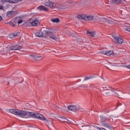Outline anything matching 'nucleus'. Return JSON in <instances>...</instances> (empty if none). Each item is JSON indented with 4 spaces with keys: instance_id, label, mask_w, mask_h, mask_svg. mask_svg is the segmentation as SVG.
I'll list each match as a JSON object with an SVG mask.
<instances>
[{
    "instance_id": "nucleus-35",
    "label": "nucleus",
    "mask_w": 130,
    "mask_h": 130,
    "mask_svg": "<svg viewBox=\"0 0 130 130\" xmlns=\"http://www.w3.org/2000/svg\"><path fill=\"white\" fill-rule=\"evenodd\" d=\"M103 19L104 20V21H106V19L105 18H103Z\"/></svg>"
},
{
    "instance_id": "nucleus-20",
    "label": "nucleus",
    "mask_w": 130,
    "mask_h": 130,
    "mask_svg": "<svg viewBox=\"0 0 130 130\" xmlns=\"http://www.w3.org/2000/svg\"><path fill=\"white\" fill-rule=\"evenodd\" d=\"M6 2L8 3H10L11 4H16L18 3V0H6Z\"/></svg>"
},
{
    "instance_id": "nucleus-30",
    "label": "nucleus",
    "mask_w": 130,
    "mask_h": 130,
    "mask_svg": "<svg viewBox=\"0 0 130 130\" xmlns=\"http://www.w3.org/2000/svg\"><path fill=\"white\" fill-rule=\"evenodd\" d=\"M66 3H67V4H72V3H73V2H72V1H67L66 2Z\"/></svg>"
},
{
    "instance_id": "nucleus-12",
    "label": "nucleus",
    "mask_w": 130,
    "mask_h": 130,
    "mask_svg": "<svg viewBox=\"0 0 130 130\" xmlns=\"http://www.w3.org/2000/svg\"><path fill=\"white\" fill-rule=\"evenodd\" d=\"M30 56H32V58H34V59H35V60H40V59H42V56H36L31 55Z\"/></svg>"
},
{
    "instance_id": "nucleus-3",
    "label": "nucleus",
    "mask_w": 130,
    "mask_h": 130,
    "mask_svg": "<svg viewBox=\"0 0 130 130\" xmlns=\"http://www.w3.org/2000/svg\"><path fill=\"white\" fill-rule=\"evenodd\" d=\"M32 116V117H35V118H38V119H40V120H46V118L44 117L43 115H41L38 113H33V112H27V118Z\"/></svg>"
},
{
    "instance_id": "nucleus-33",
    "label": "nucleus",
    "mask_w": 130,
    "mask_h": 130,
    "mask_svg": "<svg viewBox=\"0 0 130 130\" xmlns=\"http://www.w3.org/2000/svg\"><path fill=\"white\" fill-rule=\"evenodd\" d=\"M0 10H3V6L0 5Z\"/></svg>"
},
{
    "instance_id": "nucleus-15",
    "label": "nucleus",
    "mask_w": 130,
    "mask_h": 130,
    "mask_svg": "<svg viewBox=\"0 0 130 130\" xmlns=\"http://www.w3.org/2000/svg\"><path fill=\"white\" fill-rule=\"evenodd\" d=\"M94 19V16H87L85 15V21H92Z\"/></svg>"
},
{
    "instance_id": "nucleus-24",
    "label": "nucleus",
    "mask_w": 130,
    "mask_h": 130,
    "mask_svg": "<svg viewBox=\"0 0 130 130\" xmlns=\"http://www.w3.org/2000/svg\"><path fill=\"white\" fill-rule=\"evenodd\" d=\"M44 8H45L44 6L41 5V6H40L38 8V9H39L40 11H42V10L44 11V9H45Z\"/></svg>"
},
{
    "instance_id": "nucleus-32",
    "label": "nucleus",
    "mask_w": 130,
    "mask_h": 130,
    "mask_svg": "<svg viewBox=\"0 0 130 130\" xmlns=\"http://www.w3.org/2000/svg\"><path fill=\"white\" fill-rule=\"evenodd\" d=\"M125 68H126L127 69H130V65L125 66Z\"/></svg>"
},
{
    "instance_id": "nucleus-8",
    "label": "nucleus",
    "mask_w": 130,
    "mask_h": 130,
    "mask_svg": "<svg viewBox=\"0 0 130 130\" xmlns=\"http://www.w3.org/2000/svg\"><path fill=\"white\" fill-rule=\"evenodd\" d=\"M31 26L36 27V26H39V21L37 19H35L34 20H31Z\"/></svg>"
},
{
    "instance_id": "nucleus-2",
    "label": "nucleus",
    "mask_w": 130,
    "mask_h": 130,
    "mask_svg": "<svg viewBox=\"0 0 130 130\" xmlns=\"http://www.w3.org/2000/svg\"><path fill=\"white\" fill-rule=\"evenodd\" d=\"M10 112L11 113H13V114L18 115V116H20V117H25V118H27V116H28V112H29L26 111L16 109H10Z\"/></svg>"
},
{
    "instance_id": "nucleus-22",
    "label": "nucleus",
    "mask_w": 130,
    "mask_h": 130,
    "mask_svg": "<svg viewBox=\"0 0 130 130\" xmlns=\"http://www.w3.org/2000/svg\"><path fill=\"white\" fill-rule=\"evenodd\" d=\"M18 35L17 34L12 33L10 35V38H14L15 37H17Z\"/></svg>"
},
{
    "instance_id": "nucleus-25",
    "label": "nucleus",
    "mask_w": 130,
    "mask_h": 130,
    "mask_svg": "<svg viewBox=\"0 0 130 130\" xmlns=\"http://www.w3.org/2000/svg\"><path fill=\"white\" fill-rule=\"evenodd\" d=\"M10 24L12 27H16V24H14L13 22H10Z\"/></svg>"
},
{
    "instance_id": "nucleus-9",
    "label": "nucleus",
    "mask_w": 130,
    "mask_h": 130,
    "mask_svg": "<svg viewBox=\"0 0 130 130\" xmlns=\"http://www.w3.org/2000/svg\"><path fill=\"white\" fill-rule=\"evenodd\" d=\"M23 22V20H20V17H16L15 19H13V23L15 24H21Z\"/></svg>"
},
{
    "instance_id": "nucleus-37",
    "label": "nucleus",
    "mask_w": 130,
    "mask_h": 130,
    "mask_svg": "<svg viewBox=\"0 0 130 130\" xmlns=\"http://www.w3.org/2000/svg\"><path fill=\"white\" fill-rule=\"evenodd\" d=\"M9 84H10V82H8V84L9 85Z\"/></svg>"
},
{
    "instance_id": "nucleus-13",
    "label": "nucleus",
    "mask_w": 130,
    "mask_h": 130,
    "mask_svg": "<svg viewBox=\"0 0 130 130\" xmlns=\"http://www.w3.org/2000/svg\"><path fill=\"white\" fill-rule=\"evenodd\" d=\"M77 18L79 19V20H85L86 15L85 14H79L77 15Z\"/></svg>"
},
{
    "instance_id": "nucleus-36",
    "label": "nucleus",
    "mask_w": 130,
    "mask_h": 130,
    "mask_svg": "<svg viewBox=\"0 0 130 130\" xmlns=\"http://www.w3.org/2000/svg\"><path fill=\"white\" fill-rule=\"evenodd\" d=\"M111 91H112V92H114V90H111Z\"/></svg>"
},
{
    "instance_id": "nucleus-26",
    "label": "nucleus",
    "mask_w": 130,
    "mask_h": 130,
    "mask_svg": "<svg viewBox=\"0 0 130 130\" xmlns=\"http://www.w3.org/2000/svg\"><path fill=\"white\" fill-rule=\"evenodd\" d=\"M63 122H67V121H70L68 119L64 118L63 120Z\"/></svg>"
},
{
    "instance_id": "nucleus-31",
    "label": "nucleus",
    "mask_w": 130,
    "mask_h": 130,
    "mask_svg": "<svg viewBox=\"0 0 130 130\" xmlns=\"http://www.w3.org/2000/svg\"><path fill=\"white\" fill-rule=\"evenodd\" d=\"M125 30L127 31L128 32H130V28L128 27V28H126Z\"/></svg>"
},
{
    "instance_id": "nucleus-17",
    "label": "nucleus",
    "mask_w": 130,
    "mask_h": 130,
    "mask_svg": "<svg viewBox=\"0 0 130 130\" xmlns=\"http://www.w3.org/2000/svg\"><path fill=\"white\" fill-rule=\"evenodd\" d=\"M25 26L26 27H31L32 26V23L31 22V20L27 21L25 23Z\"/></svg>"
},
{
    "instance_id": "nucleus-10",
    "label": "nucleus",
    "mask_w": 130,
    "mask_h": 130,
    "mask_svg": "<svg viewBox=\"0 0 130 130\" xmlns=\"http://www.w3.org/2000/svg\"><path fill=\"white\" fill-rule=\"evenodd\" d=\"M45 6H47V7H49L50 8V9H53V3H52L51 1H48L46 2Z\"/></svg>"
},
{
    "instance_id": "nucleus-11",
    "label": "nucleus",
    "mask_w": 130,
    "mask_h": 130,
    "mask_svg": "<svg viewBox=\"0 0 130 130\" xmlns=\"http://www.w3.org/2000/svg\"><path fill=\"white\" fill-rule=\"evenodd\" d=\"M103 126H104V127H106V128H108L109 129H112V127H113L112 125H111L110 124L108 123L103 124Z\"/></svg>"
},
{
    "instance_id": "nucleus-16",
    "label": "nucleus",
    "mask_w": 130,
    "mask_h": 130,
    "mask_svg": "<svg viewBox=\"0 0 130 130\" xmlns=\"http://www.w3.org/2000/svg\"><path fill=\"white\" fill-rule=\"evenodd\" d=\"M100 118H101V121L102 122V123H104V124L105 123V121L107 120V118L103 116H101Z\"/></svg>"
},
{
    "instance_id": "nucleus-29",
    "label": "nucleus",
    "mask_w": 130,
    "mask_h": 130,
    "mask_svg": "<svg viewBox=\"0 0 130 130\" xmlns=\"http://www.w3.org/2000/svg\"><path fill=\"white\" fill-rule=\"evenodd\" d=\"M91 79V77H85L84 79V81H87L88 80H90Z\"/></svg>"
},
{
    "instance_id": "nucleus-19",
    "label": "nucleus",
    "mask_w": 130,
    "mask_h": 130,
    "mask_svg": "<svg viewBox=\"0 0 130 130\" xmlns=\"http://www.w3.org/2000/svg\"><path fill=\"white\" fill-rule=\"evenodd\" d=\"M14 13V11H9L7 12V17H12L13 16V14Z\"/></svg>"
},
{
    "instance_id": "nucleus-18",
    "label": "nucleus",
    "mask_w": 130,
    "mask_h": 130,
    "mask_svg": "<svg viewBox=\"0 0 130 130\" xmlns=\"http://www.w3.org/2000/svg\"><path fill=\"white\" fill-rule=\"evenodd\" d=\"M112 2L113 4H115V5L121 4V0H112Z\"/></svg>"
},
{
    "instance_id": "nucleus-4",
    "label": "nucleus",
    "mask_w": 130,
    "mask_h": 130,
    "mask_svg": "<svg viewBox=\"0 0 130 130\" xmlns=\"http://www.w3.org/2000/svg\"><path fill=\"white\" fill-rule=\"evenodd\" d=\"M113 38L116 43H118V44H122L123 43V40L121 38L117 36H113Z\"/></svg>"
},
{
    "instance_id": "nucleus-28",
    "label": "nucleus",
    "mask_w": 130,
    "mask_h": 130,
    "mask_svg": "<svg viewBox=\"0 0 130 130\" xmlns=\"http://www.w3.org/2000/svg\"><path fill=\"white\" fill-rule=\"evenodd\" d=\"M114 94H115V96H116V97H119V98H120V97H119L118 93H117L116 92H114Z\"/></svg>"
},
{
    "instance_id": "nucleus-34",
    "label": "nucleus",
    "mask_w": 130,
    "mask_h": 130,
    "mask_svg": "<svg viewBox=\"0 0 130 130\" xmlns=\"http://www.w3.org/2000/svg\"><path fill=\"white\" fill-rule=\"evenodd\" d=\"M2 20H3V17H2L1 16H0V22L1 21H2Z\"/></svg>"
},
{
    "instance_id": "nucleus-6",
    "label": "nucleus",
    "mask_w": 130,
    "mask_h": 130,
    "mask_svg": "<svg viewBox=\"0 0 130 130\" xmlns=\"http://www.w3.org/2000/svg\"><path fill=\"white\" fill-rule=\"evenodd\" d=\"M101 53H102V54H105V55H108L109 56L110 55H114V52H113V51H102L101 52Z\"/></svg>"
},
{
    "instance_id": "nucleus-5",
    "label": "nucleus",
    "mask_w": 130,
    "mask_h": 130,
    "mask_svg": "<svg viewBox=\"0 0 130 130\" xmlns=\"http://www.w3.org/2000/svg\"><path fill=\"white\" fill-rule=\"evenodd\" d=\"M68 109L71 111H74V112H76V111H78V110H80V107H77L76 106H69L68 107Z\"/></svg>"
},
{
    "instance_id": "nucleus-27",
    "label": "nucleus",
    "mask_w": 130,
    "mask_h": 130,
    "mask_svg": "<svg viewBox=\"0 0 130 130\" xmlns=\"http://www.w3.org/2000/svg\"><path fill=\"white\" fill-rule=\"evenodd\" d=\"M44 11H45V12H48V11H49V9H48V8H47L46 7H44Z\"/></svg>"
},
{
    "instance_id": "nucleus-14",
    "label": "nucleus",
    "mask_w": 130,
    "mask_h": 130,
    "mask_svg": "<svg viewBox=\"0 0 130 130\" xmlns=\"http://www.w3.org/2000/svg\"><path fill=\"white\" fill-rule=\"evenodd\" d=\"M86 34L87 36H89V37H91V38H93V37L95 36V33L91 31H87Z\"/></svg>"
},
{
    "instance_id": "nucleus-7",
    "label": "nucleus",
    "mask_w": 130,
    "mask_h": 130,
    "mask_svg": "<svg viewBox=\"0 0 130 130\" xmlns=\"http://www.w3.org/2000/svg\"><path fill=\"white\" fill-rule=\"evenodd\" d=\"M10 48L11 49V50H19L20 49H22V47L19 46L18 45H15L11 46Z\"/></svg>"
},
{
    "instance_id": "nucleus-21",
    "label": "nucleus",
    "mask_w": 130,
    "mask_h": 130,
    "mask_svg": "<svg viewBox=\"0 0 130 130\" xmlns=\"http://www.w3.org/2000/svg\"><path fill=\"white\" fill-rule=\"evenodd\" d=\"M51 21L53 23H58L59 22V18L51 19Z\"/></svg>"
},
{
    "instance_id": "nucleus-1",
    "label": "nucleus",
    "mask_w": 130,
    "mask_h": 130,
    "mask_svg": "<svg viewBox=\"0 0 130 130\" xmlns=\"http://www.w3.org/2000/svg\"><path fill=\"white\" fill-rule=\"evenodd\" d=\"M46 29H48L49 31L44 30L42 29L41 30H39L35 32V35L37 37H43L44 38H47V37H50L52 40L57 42V37H56V29H52L49 27H46Z\"/></svg>"
},
{
    "instance_id": "nucleus-23",
    "label": "nucleus",
    "mask_w": 130,
    "mask_h": 130,
    "mask_svg": "<svg viewBox=\"0 0 130 130\" xmlns=\"http://www.w3.org/2000/svg\"><path fill=\"white\" fill-rule=\"evenodd\" d=\"M107 91H109V89H105L104 91V93L105 94V95H107V96H109V94H110V92Z\"/></svg>"
}]
</instances>
